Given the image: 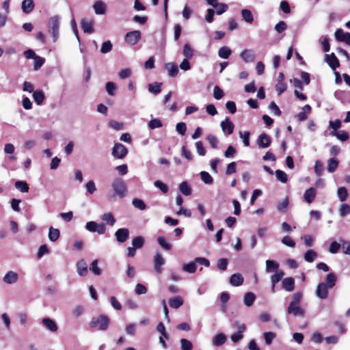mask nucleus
Instances as JSON below:
<instances>
[{"mask_svg":"<svg viewBox=\"0 0 350 350\" xmlns=\"http://www.w3.org/2000/svg\"><path fill=\"white\" fill-rule=\"evenodd\" d=\"M303 297V293L301 292H297L293 294L292 297V300L290 302L287 310L286 313L288 314H292L294 317H304L305 316V310L302 308L300 307V302Z\"/></svg>","mask_w":350,"mask_h":350,"instance_id":"f257e3e1","label":"nucleus"},{"mask_svg":"<svg viewBox=\"0 0 350 350\" xmlns=\"http://www.w3.org/2000/svg\"><path fill=\"white\" fill-rule=\"evenodd\" d=\"M109 323V318L107 315L101 314L98 317H93L89 325L91 328H96L100 331H105L107 329Z\"/></svg>","mask_w":350,"mask_h":350,"instance_id":"f03ea898","label":"nucleus"},{"mask_svg":"<svg viewBox=\"0 0 350 350\" xmlns=\"http://www.w3.org/2000/svg\"><path fill=\"white\" fill-rule=\"evenodd\" d=\"M111 186L115 193L111 198H114L115 195L118 196L120 198H124L126 195L127 187L123 179L120 178H115Z\"/></svg>","mask_w":350,"mask_h":350,"instance_id":"7ed1b4c3","label":"nucleus"},{"mask_svg":"<svg viewBox=\"0 0 350 350\" xmlns=\"http://www.w3.org/2000/svg\"><path fill=\"white\" fill-rule=\"evenodd\" d=\"M49 25L50 27L49 32L51 33L53 37V41L55 42L57 41L59 37V18L57 16H53L49 20Z\"/></svg>","mask_w":350,"mask_h":350,"instance_id":"20e7f679","label":"nucleus"},{"mask_svg":"<svg viewBox=\"0 0 350 350\" xmlns=\"http://www.w3.org/2000/svg\"><path fill=\"white\" fill-rule=\"evenodd\" d=\"M86 229L92 232H98L99 234H103L106 231V227L103 224H97L95 221H88L85 225Z\"/></svg>","mask_w":350,"mask_h":350,"instance_id":"39448f33","label":"nucleus"},{"mask_svg":"<svg viewBox=\"0 0 350 350\" xmlns=\"http://www.w3.org/2000/svg\"><path fill=\"white\" fill-rule=\"evenodd\" d=\"M128 154L127 148L120 143H116L113 150L112 154L117 159H123Z\"/></svg>","mask_w":350,"mask_h":350,"instance_id":"423d86ee","label":"nucleus"},{"mask_svg":"<svg viewBox=\"0 0 350 350\" xmlns=\"http://www.w3.org/2000/svg\"><path fill=\"white\" fill-rule=\"evenodd\" d=\"M140 39L141 32L139 30L129 31L125 36V41L131 45L137 44Z\"/></svg>","mask_w":350,"mask_h":350,"instance_id":"0eeeda50","label":"nucleus"},{"mask_svg":"<svg viewBox=\"0 0 350 350\" xmlns=\"http://www.w3.org/2000/svg\"><path fill=\"white\" fill-rule=\"evenodd\" d=\"M328 288L329 287L327 286L326 283H319L317 287L316 295L321 299H326L328 296Z\"/></svg>","mask_w":350,"mask_h":350,"instance_id":"6e6552de","label":"nucleus"},{"mask_svg":"<svg viewBox=\"0 0 350 350\" xmlns=\"http://www.w3.org/2000/svg\"><path fill=\"white\" fill-rule=\"evenodd\" d=\"M335 38L338 41L345 42L350 46V33L344 32L342 29H337L335 31Z\"/></svg>","mask_w":350,"mask_h":350,"instance_id":"1a4fd4ad","label":"nucleus"},{"mask_svg":"<svg viewBox=\"0 0 350 350\" xmlns=\"http://www.w3.org/2000/svg\"><path fill=\"white\" fill-rule=\"evenodd\" d=\"M325 62L333 70H336L340 66L339 60L334 53L325 55Z\"/></svg>","mask_w":350,"mask_h":350,"instance_id":"9d476101","label":"nucleus"},{"mask_svg":"<svg viewBox=\"0 0 350 350\" xmlns=\"http://www.w3.org/2000/svg\"><path fill=\"white\" fill-rule=\"evenodd\" d=\"M165 263V260L160 253H157L154 257V268L157 273H161L162 265Z\"/></svg>","mask_w":350,"mask_h":350,"instance_id":"9b49d317","label":"nucleus"},{"mask_svg":"<svg viewBox=\"0 0 350 350\" xmlns=\"http://www.w3.org/2000/svg\"><path fill=\"white\" fill-rule=\"evenodd\" d=\"M115 236L118 242L124 243L129 239V231L127 228H120L116 232Z\"/></svg>","mask_w":350,"mask_h":350,"instance_id":"f8f14e48","label":"nucleus"},{"mask_svg":"<svg viewBox=\"0 0 350 350\" xmlns=\"http://www.w3.org/2000/svg\"><path fill=\"white\" fill-rule=\"evenodd\" d=\"M93 25L94 21L91 19L83 18L81 21V27L85 33H92L94 31Z\"/></svg>","mask_w":350,"mask_h":350,"instance_id":"ddd939ff","label":"nucleus"},{"mask_svg":"<svg viewBox=\"0 0 350 350\" xmlns=\"http://www.w3.org/2000/svg\"><path fill=\"white\" fill-rule=\"evenodd\" d=\"M271 142V137L266 133H262L258 136V144L259 147L265 148L270 146Z\"/></svg>","mask_w":350,"mask_h":350,"instance_id":"4468645a","label":"nucleus"},{"mask_svg":"<svg viewBox=\"0 0 350 350\" xmlns=\"http://www.w3.org/2000/svg\"><path fill=\"white\" fill-rule=\"evenodd\" d=\"M282 287L286 291L291 292L295 288V280L293 278L288 277L282 281Z\"/></svg>","mask_w":350,"mask_h":350,"instance_id":"2eb2a0df","label":"nucleus"},{"mask_svg":"<svg viewBox=\"0 0 350 350\" xmlns=\"http://www.w3.org/2000/svg\"><path fill=\"white\" fill-rule=\"evenodd\" d=\"M221 127L224 133L228 135H230L234 131V124L228 118H226L224 121L221 122Z\"/></svg>","mask_w":350,"mask_h":350,"instance_id":"dca6fc26","label":"nucleus"},{"mask_svg":"<svg viewBox=\"0 0 350 350\" xmlns=\"http://www.w3.org/2000/svg\"><path fill=\"white\" fill-rule=\"evenodd\" d=\"M316 196H317L316 189L314 187H310L305 191V193L304 194V198L305 201L307 203L310 204L314 200Z\"/></svg>","mask_w":350,"mask_h":350,"instance_id":"f3484780","label":"nucleus"},{"mask_svg":"<svg viewBox=\"0 0 350 350\" xmlns=\"http://www.w3.org/2000/svg\"><path fill=\"white\" fill-rule=\"evenodd\" d=\"M241 59L246 63L253 62L255 59V55L252 50L245 49L241 55Z\"/></svg>","mask_w":350,"mask_h":350,"instance_id":"a211bd4d","label":"nucleus"},{"mask_svg":"<svg viewBox=\"0 0 350 350\" xmlns=\"http://www.w3.org/2000/svg\"><path fill=\"white\" fill-rule=\"evenodd\" d=\"M18 279V275L17 273L10 271H8L3 277V280L6 284H13L15 283Z\"/></svg>","mask_w":350,"mask_h":350,"instance_id":"6ab92c4d","label":"nucleus"},{"mask_svg":"<svg viewBox=\"0 0 350 350\" xmlns=\"http://www.w3.org/2000/svg\"><path fill=\"white\" fill-rule=\"evenodd\" d=\"M169 305L171 308L178 309L183 306L184 301L180 296L170 298L168 300Z\"/></svg>","mask_w":350,"mask_h":350,"instance_id":"aec40b11","label":"nucleus"},{"mask_svg":"<svg viewBox=\"0 0 350 350\" xmlns=\"http://www.w3.org/2000/svg\"><path fill=\"white\" fill-rule=\"evenodd\" d=\"M77 269L79 275L85 276L87 275L88 266L84 259H81L77 262Z\"/></svg>","mask_w":350,"mask_h":350,"instance_id":"412c9836","label":"nucleus"},{"mask_svg":"<svg viewBox=\"0 0 350 350\" xmlns=\"http://www.w3.org/2000/svg\"><path fill=\"white\" fill-rule=\"evenodd\" d=\"M244 279L241 273H234L230 278V283L232 286H239L243 283Z\"/></svg>","mask_w":350,"mask_h":350,"instance_id":"4be33fe9","label":"nucleus"},{"mask_svg":"<svg viewBox=\"0 0 350 350\" xmlns=\"http://www.w3.org/2000/svg\"><path fill=\"white\" fill-rule=\"evenodd\" d=\"M35 5L33 0H23L21 8L24 13L29 14L34 9Z\"/></svg>","mask_w":350,"mask_h":350,"instance_id":"5701e85b","label":"nucleus"},{"mask_svg":"<svg viewBox=\"0 0 350 350\" xmlns=\"http://www.w3.org/2000/svg\"><path fill=\"white\" fill-rule=\"evenodd\" d=\"M42 323L51 332H56L57 330V326L55 322L49 319V318H44L42 319Z\"/></svg>","mask_w":350,"mask_h":350,"instance_id":"b1692460","label":"nucleus"},{"mask_svg":"<svg viewBox=\"0 0 350 350\" xmlns=\"http://www.w3.org/2000/svg\"><path fill=\"white\" fill-rule=\"evenodd\" d=\"M33 98L37 105H41L44 98V94L42 90H37L33 92Z\"/></svg>","mask_w":350,"mask_h":350,"instance_id":"393cba45","label":"nucleus"},{"mask_svg":"<svg viewBox=\"0 0 350 350\" xmlns=\"http://www.w3.org/2000/svg\"><path fill=\"white\" fill-rule=\"evenodd\" d=\"M93 8L96 14H104L106 12V5L101 1H96Z\"/></svg>","mask_w":350,"mask_h":350,"instance_id":"a878e982","label":"nucleus"},{"mask_svg":"<svg viewBox=\"0 0 350 350\" xmlns=\"http://www.w3.org/2000/svg\"><path fill=\"white\" fill-rule=\"evenodd\" d=\"M60 235V232L57 228H55L52 226L49 228V239L51 241H56Z\"/></svg>","mask_w":350,"mask_h":350,"instance_id":"bb28decb","label":"nucleus"},{"mask_svg":"<svg viewBox=\"0 0 350 350\" xmlns=\"http://www.w3.org/2000/svg\"><path fill=\"white\" fill-rule=\"evenodd\" d=\"M179 189L185 196H189L191 194V188L186 181H183L180 184Z\"/></svg>","mask_w":350,"mask_h":350,"instance_id":"cd10ccee","label":"nucleus"},{"mask_svg":"<svg viewBox=\"0 0 350 350\" xmlns=\"http://www.w3.org/2000/svg\"><path fill=\"white\" fill-rule=\"evenodd\" d=\"M336 280V275L334 273H329L326 276L325 283L327 286L329 287V288H332L335 286Z\"/></svg>","mask_w":350,"mask_h":350,"instance_id":"c85d7f7f","label":"nucleus"},{"mask_svg":"<svg viewBox=\"0 0 350 350\" xmlns=\"http://www.w3.org/2000/svg\"><path fill=\"white\" fill-rule=\"evenodd\" d=\"M165 68L167 70L170 77H176L178 72V66L172 63L166 64Z\"/></svg>","mask_w":350,"mask_h":350,"instance_id":"c756f323","label":"nucleus"},{"mask_svg":"<svg viewBox=\"0 0 350 350\" xmlns=\"http://www.w3.org/2000/svg\"><path fill=\"white\" fill-rule=\"evenodd\" d=\"M15 187L23 193H27L29 189L28 184L23 180H17L15 183Z\"/></svg>","mask_w":350,"mask_h":350,"instance_id":"7c9ffc66","label":"nucleus"},{"mask_svg":"<svg viewBox=\"0 0 350 350\" xmlns=\"http://www.w3.org/2000/svg\"><path fill=\"white\" fill-rule=\"evenodd\" d=\"M256 299L255 295L252 292H248L244 295V304L247 306H251L253 305Z\"/></svg>","mask_w":350,"mask_h":350,"instance_id":"2f4dec72","label":"nucleus"},{"mask_svg":"<svg viewBox=\"0 0 350 350\" xmlns=\"http://www.w3.org/2000/svg\"><path fill=\"white\" fill-rule=\"evenodd\" d=\"M241 16L243 20L248 23H252L254 21L252 13L247 9H243L241 10Z\"/></svg>","mask_w":350,"mask_h":350,"instance_id":"473e14b6","label":"nucleus"},{"mask_svg":"<svg viewBox=\"0 0 350 350\" xmlns=\"http://www.w3.org/2000/svg\"><path fill=\"white\" fill-rule=\"evenodd\" d=\"M162 83L154 82L148 85V91L157 94L161 91Z\"/></svg>","mask_w":350,"mask_h":350,"instance_id":"72a5a7b5","label":"nucleus"},{"mask_svg":"<svg viewBox=\"0 0 350 350\" xmlns=\"http://www.w3.org/2000/svg\"><path fill=\"white\" fill-rule=\"evenodd\" d=\"M226 341V336L222 334H217L213 339V345L215 346H221Z\"/></svg>","mask_w":350,"mask_h":350,"instance_id":"f704fd0d","label":"nucleus"},{"mask_svg":"<svg viewBox=\"0 0 350 350\" xmlns=\"http://www.w3.org/2000/svg\"><path fill=\"white\" fill-rule=\"evenodd\" d=\"M133 247L136 249L142 248L144 245V239L142 236H137L132 240Z\"/></svg>","mask_w":350,"mask_h":350,"instance_id":"c9c22d12","label":"nucleus"},{"mask_svg":"<svg viewBox=\"0 0 350 350\" xmlns=\"http://www.w3.org/2000/svg\"><path fill=\"white\" fill-rule=\"evenodd\" d=\"M331 135L336 136L338 139L344 142L349 138V133L345 131H339L338 132H332Z\"/></svg>","mask_w":350,"mask_h":350,"instance_id":"e433bc0d","label":"nucleus"},{"mask_svg":"<svg viewBox=\"0 0 350 350\" xmlns=\"http://www.w3.org/2000/svg\"><path fill=\"white\" fill-rule=\"evenodd\" d=\"M231 49L228 46H222L219 49L218 55L220 57L228 59L231 55Z\"/></svg>","mask_w":350,"mask_h":350,"instance_id":"4c0bfd02","label":"nucleus"},{"mask_svg":"<svg viewBox=\"0 0 350 350\" xmlns=\"http://www.w3.org/2000/svg\"><path fill=\"white\" fill-rule=\"evenodd\" d=\"M339 161L338 159L335 158H332L328 160V164H327V171L329 172H334L336 171V168L338 167Z\"/></svg>","mask_w":350,"mask_h":350,"instance_id":"58836bf2","label":"nucleus"},{"mask_svg":"<svg viewBox=\"0 0 350 350\" xmlns=\"http://www.w3.org/2000/svg\"><path fill=\"white\" fill-rule=\"evenodd\" d=\"M317 256V253L312 250H308L304 254V259L308 262H312Z\"/></svg>","mask_w":350,"mask_h":350,"instance_id":"ea45409f","label":"nucleus"},{"mask_svg":"<svg viewBox=\"0 0 350 350\" xmlns=\"http://www.w3.org/2000/svg\"><path fill=\"white\" fill-rule=\"evenodd\" d=\"M200 174L202 180L205 184L211 185L213 183V178L207 172L202 171Z\"/></svg>","mask_w":350,"mask_h":350,"instance_id":"a19ab883","label":"nucleus"},{"mask_svg":"<svg viewBox=\"0 0 350 350\" xmlns=\"http://www.w3.org/2000/svg\"><path fill=\"white\" fill-rule=\"evenodd\" d=\"M183 54L187 59H191L193 57V51L188 43L184 45Z\"/></svg>","mask_w":350,"mask_h":350,"instance_id":"79ce46f5","label":"nucleus"},{"mask_svg":"<svg viewBox=\"0 0 350 350\" xmlns=\"http://www.w3.org/2000/svg\"><path fill=\"white\" fill-rule=\"evenodd\" d=\"M278 267L279 264L277 262L272 260H267L266 261V271L267 272L278 270Z\"/></svg>","mask_w":350,"mask_h":350,"instance_id":"37998d69","label":"nucleus"},{"mask_svg":"<svg viewBox=\"0 0 350 350\" xmlns=\"http://www.w3.org/2000/svg\"><path fill=\"white\" fill-rule=\"evenodd\" d=\"M106 91L110 96H114L116 94V90L117 87L115 83L109 81L106 83Z\"/></svg>","mask_w":350,"mask_h":350,"instance_id":"c03bdc74","label":"nucleus"},{"mask_svg":"<svg viewBox=\"0 0 350 350\" xmlns=\"http://www.w3.org/2000/svg\"><path fill=\"white\" fill-rule=\"evenodd\" d=\"M206 139L213 149H216L217 148L219 141L215 135L209 134L206 136Z\"/></svg>","mask_w":350,"mask_h":350,"instance_id":"a18cd8bd","label":"nucleus"},{"mask_svg":"<svg viewBox=\"0 0 350 350\" xmlns=\"http://www.w3.org/2000/svg\"><path fill=\"white\" fill-rule=\"evenodd\" d=\"M338 196L341 202L345 201L348 197L347 189L345 187L338 188Z\"/></svg>","mask_w":350,"mask_h":350,"instance_id":"49530a36","label":"nucleus"},{"mask_svg":"<svg viewBox=\"0 0 350 350\" xmlns=\"http://www.w3.org/2000/svg\"><path fill=\"white\" fill-rule=\"evenodd\" d=\"M180 348L181 350H192L193 345L190 340L182 338L180 340Z\"/></svg>","mask_w":350,"mask_h":350,"instance_id":"de8ad7c7","label":"nucleus"},{"mask_svg":"<svg viewBox=\"0 0 350 350\" xmlns=\"http://www.w3.org/2000/svg\"><path fill=\"white\" fill-rule=\"evenodd\" d=\"M132 204L135 208L142 211L145 210L146 208V204L141 199L134 198L132 201Z\"/></svg>","mask_w":350,"mask_h":350,"instance_id":"09e8293b","label":"nucleus"},{"mask_svg":"<svg viewBox=\"0 0 350 350\" xmlns=\"http://www.w3.org/2000/svg\"><path fill=\"white\" fill-rule=\"evenodd\" d=\"M98 260L95 259L91 263V266L90 269L92 271L95 275H100L101 274V269L98 267Z\"/></svg>","mask_w":350,"mask_h":350,"instance_id":"8fccbe9b","label":"nucleus"},{"mask_svg":"<svg viewBox=\"0 0 350 350\" xmlns=\"http://www.w3.org/2000/svg\"><path fill=\"white\" fill-rule=\"evenodd\" d=\"M113 45L111 41L107 40L102 44L100 52L102 53H107L112 50Z\"/></svg>","mask_w":350,"mask_h":350,"instance_id":"3c124183","label":"nucleus"},{"mask_svg":"<svg viewBox=\"0 0 350 350\" xmlns=\"http://www.w3.org/2000/svg\"><path fill=\"white\" fill-rule=\"evenodd\" d=\"M275 176L277 179L283 183H286L288 180L286 174L280 170H277L275 171Z\"/></svg>","mask_w":350,"mask_h":350,"instance_id":"603ef678","label":"nucleus"},{"mask_svg":"<svg viewBox=\"0 0 350 350\" xmlns=\"http://www.w3.org/2000/svg\"><path fill=\"white\" fill-rule=\"evenodd\" d=\"M162 126H163V124H162L161 120H160L159 119H157V118L152 119L148 122V127L150 129L161 128Z\"/></svg>","mask_w":350,"mask_h":350,"instance_id":"864d4df0","label":"nucleus"},{"mask_svg":"<svg viewBox=\"0 0 350 350\" xmlns=\"http://www.w3.org/2000/svg\"><path fill=\"white\" fill-rule=\"evenodd\" d=\"M102 218L105 221H106L110 226H113L116 222V219H115L113 215H112V213H111L103 214Z\"/></svg>","mask_w":350,"mask_h":350,"instance_id":"5fc2aeb1","label":"nucleus"},{"mask_svg":"<svg viewBox=\"0 0 350 350\" xmlns=\"http://www.w3.org/2000/svg\"><path fill=\"white\" fill-rule=\"evenodd\" d=\"M183 269L186 272L193 273L196 271V265L194 262L185 264L183 265Z\"/></svg>","mask_w":350,"mask_h":350,"instance_id":"6e6d98bb","label":"nucleus"},{"mask_svg":"<svg viewBox=\"0 0 350 350\" xmlns=\"http://www.w3.org/2000/svg\"><path fill=\"white\" fill-rule=\"evenodd\" d=\"M275 89L278 95L282 94L287 89V85L284 81L278 82L275 85Z\"/></svg>","mask_w":350,"mask_h":350,"instance_id":"4d7b16f0","label":"nucleus"},{"mask_svg":"<svg viewBox=\"0 0 350 350\" xmlns=\"http://www.w3.org/2000/svg\"><path fill=\"white\" fill-rule=\"evenodd\" d=\"M263 336H264V338H265L266 344L269 345L272 343V341L276 335L273 332H265L263 334Z\"/></svg>","mask_w":350,"mask_h":350,"instance_id":"13d9d810","label":"nucleus"},{"mask_svg":"<svg viewBox=\"0 0 350 350\" xmlns=\"http://www.w3.org/2000/svg\"><path fill=\"white\" fill-rule=\"evenodd\" d=\"M196 147L197 150V152L200 156H204L206 154V149L204 147L203 143L202 141H198L196 142Z\"/></svg>","mask_w":350,"mask_h":350,"instance_id":"bf43d9fd","label":"nucleus"},{"mask_svg":"<svg viewBox=\"0 0 350 350\" xmlns=\"http://www.w3.org/2000/svg\"><path fill=\"white\" fill-rule=\"evenodd\" d=\"M34 65H33V68L35 70H39L42 66V65L44 64V59L43 57H41L40 56H36L35 58H34Z\"/></svg>","mask_w":350,"mask_h":350,"instance_id":"052dcab7","label":"nucleus"},{"mask_svg":"<svg viewBox=\"0 0 350 350\" xmlns=\"http://www.w3.org/2000/svg\"><path fill=\"white\" fill-rule=\"evenodd\" d=\"M284 275V273L282 271H278L276 273L273 274L271 277V283H278L279 281L282 280Z\"/></svg>","mask_w":350,"mask_h":350,"instance_id":"680f3d73","label":"nucleus"},{"mask_svg":"<svg viewBox=\"0 0 350 350\" xmlns=\"http://www.w3.org/2000/svg\"><path fill=\"white\" fill-rule=\"evenodd\" d=\"M228 261L227 258H219L217 262V268L221 271L227 269Z\"/></svg>","mask_w":350,"mask_h":350,"instance_id":"e2e57ef3","label":"nucleus"},{"mask_svg":"<svg viewBox=\"0 0 350 350\" xmlns=\"http://www.w3.org/2000/svg\"><path fill=\"white\" fill-rule=\"evenodd\" d=\"M224 95V91L217 85L214 87L213 89V96L215 99L219 100Z\"/></svg>","mask_w":350,"mask_h":350,"instance_id":"0e129e2a","label":"nucleus"},{"mask_svg":"<svg viewBox=\"0 0 350 350\" xmlns=\"http://www.w3.org/2000/svg\"><path fill=\"white\" fill-rule=\"evenodd\" d=\"M237 153V150L232 146H229L226 151L224 152V157L226 158H232L234 157L235 154Z\"/></svg>","mask_w":350,"mask_h":350,"instance_id":"69168bd1","label":"nucleus"},{"mask_svg":"<svg viewBox=\"0 0 350 350\" xmlns=\"http://www.w3.org/2000/svg\"><path fill=\"white\" fill-rule=\"evenodd\" d=\"M215 8H216V11H215L216 14L217 15H221L228 10V6L226 3H219L217 7Z\"/></svg>","mask_w":350,"mask_h":350,"instance_id":"338daca9","label":"nucleus"},{"mask_svg":"<svg viewBox=\"0 0 350 350\" xmlns=\"http://www.w3.org/2000/svg\"><path fill=\"white\" fill-rule=\"evenodd\" d=\"M350 213V206L347 204H342L340 208V215L342 217Z\"/></svg>","mask_w":350,"mask_h":350,"instance_id":"774afa93","label":"nucleus"}]
</instances>
